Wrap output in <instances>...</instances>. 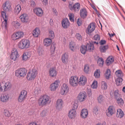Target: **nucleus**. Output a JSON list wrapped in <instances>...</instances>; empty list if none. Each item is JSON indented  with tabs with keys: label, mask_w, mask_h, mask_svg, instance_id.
I'll return each mask as SVG.
<instances>
[{
	"label": "nucleus",
	"mask_w": 125,
	"mask_h": 125,
	"mask_svg": "<svg viewBox=\"0 0 125 125\" xmlns=\"http://www.w3.org/2000/svg\"><path fill=\"white\" fill-rule=\"evenodd\" d=\"M51 101L50 97L46 95L41 96L38 100V103L40 106H43L49 104Z\"/></svg>",
	"instance_id": "1"
},
{
	"label": "nucleus",
	"mask_w": 125,
	"mask_h": 125,
	"mask_svg": "<svg viewBox=\"0 0 125 125\" xmlns=\"http://www.w3.org/2000/svg\"><path fill=\"white\" fill-rule=\"evenodd\" d=\"M11 87V84L10 82L5 81L0 83V91L6 92L10 90Z\"/></svg>",
	"instance_id": "2"
},
{
	"label": "nucleus",
	"mask_w": 125,
	"mask_h": 125,
	"mask_svg": "<svg viewBox=\"0 0 125 125\" xmlns=\"http://www.w3.org/2000/svg\"><path fill=\"white\" fill-rule=\"evenodd\" d=\"M38 73L36 68H33L31 71L27 73L26 78L28 80L31 81L34 80Z\"/></svg>",
	"instance_id": "3"
},
{
	"label": "nucleus",
	"mask_w": 125,
	"mask_h": 125,
	"mask_svg": "<svg viewBox=\"0 0 125 125\" xmlns=\"http://www.w3.org/2000/svg\"><path fill=\"white\" fill-rule=\"evenodd\" d=\"M30 45V41L27 39H23L18 44V46L21 49L27 48Z\"/></svg>",
	"instance_id": "4"
},
{
	"label": "nucleus",
	"mask_w": 125,
	"mask_h": 125,
	"mask_svg": "<svg viewBox=\"0 0 125 125\" xmlns=\"http://www.w3.org/2000/svg\"><path fill=\"white\" fill-rule=\"evenodd\" d=\"M78 81L79 78L75 75L71 76L69 78V83L73 87H75L78 86Z\"/></svg>",
	"instance_id": "5"
},
{
	"label": "nucleus",
	"mask_w": 125,
	"mask_h": 125,
	"mask_svg": "<svg viewBox=\"0 0 125 125\" xmlns=\"http://www.w3.org/2000/svg\"><path fill=\"white\" fill-rule=\"evenodd\" d=\"M69 91V87L66 83H64L62 85L60 89V94L62 95L66 94Z\"/></svg>",
	"instance_id": "6"
},
{
	"label": "nucleus",
	"mask_w": 125,
	"mask_h": 125,
	"mask_svg": "<svg viewBox=\"0 0 125 125\" xmlns=\"http://www.w3.org/2000/svg\"><path fill=\"white\" fill-rule=\"evenodd\" d=\"M27 73L26 70L24 68H21L16 70L15 71V75L18 77H24Z\"/></svg>",
	"instance_id": "7"
},
{
	"label": "nucleus",
	"mask_w": 125,
	"mask_h": 125,
	"mask_svg": "<svg viewBox=\"0 0 125 125\" xmlns=\"http://www.w3.org/2000/svg\"><path fill=\"white\" fill-rule=\"evenodd\" d=\"M27 92L23 90L21 91L18 97V100L19 102H21L25 100L27 97Z\"/></svg>",
	"instance_id": "8"
},
{
	"label": "nucleus",
	"mask_w": 125,
	"mask_h": 125,
	"mask_svg": "<svg viewBox=\"0 0 125 125\" xmlns=\"http://www.w3.org/2000/svg\"><path fill=\"white\" fill-rule=\"evenodd\" d=\"M1 14L2 17L4 20L2 22V26L3 28L6 29L7 28V26L8 17L6 15V13L3 11L1 12Z\"/></svg>",
	"instance_id": "9"
},
{
	"label": "nucleus",
	"mask_w": 125,
	"mask_h": 125,
	"mask_svg": "<svg viewBox=\"0 0 125 125\" xmlns=\"http://www.w3.org/2000/svg\"><path fill=\"white\" fill-rule=\"evenodd\" d=\"M11 4L9 1H6L3 4V9L4 11H9L11 10Z\"/></svg>",
	"instance_id": "10"
},
{
	"label": "nucleus",
	"mask_w": 125,
	"mask_h": 125,
	"mask_svg": "<svg viewBox=\"0 0 125 125\" xmlns=\"http://www.w3.org/2000/svg\"><path fill=\"white\" fill-rule=\"evenodd\" d=\"M60 83V81L59 80H55L51 84L50 87V90L52 91H55L58 87Z\"/></svg>",
	"instance_id": "11"
},
{
	"label": "nucleus",
	"mask_w": 125,
	"mask_h": 125,
	"mask_svg": "<svg viewBox=\"0 0 125 125\" xmlns=\"http://www.w3.org/2000/svg\"><path fill=\"white\" fill-rule=\"evenodd\" d=\"M24 35V33L22 31H19L13 33L11 36L12 39L15 40L22 37Z\"/></svg>",
	"instance_id": "12"
},
{
	"label": "nucleus",
	"mask_w": 125,
	"mask_h": 125,
	"mask_svg": "<svg viewBox=\"0 0 125 125\" xmlns=\"http://www.w3.org/2000/svg\"><path fill=\"white\" fill-rule=\"evenodd\" d=\"M9 95L7 93L2 94L0 96V101L4 103L7 102L9 100Z\"/></svg>",
	"instance_id": "13"
},
{
	"label": "nucleus",
	"mask_w": 125,
	"mask_h": 125,
	"mask_svg": "<svg viewBox=\"0 0 125 125\" xmlns=\"http://www.w3.org/2000/svg\"><path fill=\"white\" fill-rule=\"evenodd\" d=\"M18 57L19 54L17 50L16 49H13L11 51L10 58L14 61H15Z\"/></svg>",
	"instance_id": "14"
},
{
	"label": "nucleus",
	"mask_w": 125,
	"mask_h": 125,
	"mask_svg": "<svg viewBox=\"0 0 125 125\" xmlns=\"http://www.w3.org/2000/svg\"><path fill=\"white\" fill-rule=\"evenodd\" d=\"M74 108H72L69 113L68 116L71 119H74L76 116V110L77 106H74Z\"/></svg>",
	"instance_id": "15"
},
{
	"label": "nucleus",
	"mask_w": 125,
	"mask_h": 125,
	"mask_svg": "<svg viewBox=\"0 0 125 125\" xmlns=\"http://www.w3.org/2000/svg\"><path fill=\"white\" fill-rule=\"evenodd\" d=\"M87 96L84 92H80L77 97L78 99L80 102L84 101L86 98Z\"/></svg>",
	"instance_id": "16"
},
{
	"label": "nucleus",
	"mask_w": 125,
	"mask_h": 125,
	"mask_svg": "<svg viewBox=\"0 0 125 125\" xmlns=\"http://www.w3.org/2000/svg\"><path fill=\"white\" fill-rule=\"evenodd\" d=\"M115 108L113 106H109L106 111V115L108 116H111L114 113Z\"/></svg>",
	"instance_id": "17"
},
{
	"label": "nucleus",
	"mask_w": 125,
	"mask_h": 125,
	"mask_svg": "<svg viewBox=\"0 0 125 125\" xmlns=\"http://www.w3.org/2000/svg\"><path fill=\"white\" fill-rule=\"evenodd\" d=\"M87 79L86 77L83 75H81L79 78L78 83L81 85H84L86 83Z\"/></svg>",
	"instance_id": "18"
},
{
	"label": "nucleus",
	"mask_w": 125,
	"mask_h": 125,
	"mask_svg": "<svg viewBox=\"0 0 125 125\" xmlns=\"http://www.w3.org/2000/svg\"><path fill=\"white\" fill-rule=\"evenodd\" d=\"M49 76L52 78L55 77L57 73V72L54 68H50L49 71Z\"/></svg>",
	"instance_id": "19"
},
{
	"label": "nucleus",
	"mask_w": 125,
	"mask_h": 125,
	"mask_svg": "<svg viewBox=\"0 0 125 125\" xmlns=\"http://www.w3.org/2000/svg\"><path fill=\"white\" fill-rule=\"evenodd\" d=\"M34 12L39 17H41L43 15V12L42 10L39 8H35L34 10Z\"/></svg>",
	"instance_id": "20"
},
{
	"label": "nucleus",
	"mask_w": 125,
	"mask_h": 125,
	"mask_svg": "<svg viewBox=\"0 0 125 125\" xmlns=\"http://www.w3.org/2000/svg\"><path fill=\"white\" fill-rule=\"evenodd\" d=\"M21 21L23 22H27L29 21V18L28 15L25 13H24L20 17Z\"/></svg>",
	"instance_id": "21"
},
{
	"label": "nucleus",
	"mask_w": 125,
	"mask_h": 125,
	"mask_svg": "<svg viewBox=\"0 0 125 125\" xmlns=\"http://www.w3.org/2000/svg\"><path fill=\"white\" fill-rule=\"evenodd\" d=\"M70 24V23L67 18H64L62 21V27L64 28H67L69 27Z\"/></svg>",
	"instance_id": "22"
},
{
	"label": "nucleus",
	"mask_w": 125,
	"mask_h": 125,
	"mask_svg": "<svg viewBox=\"0 0 125 125\" xmlns=\"http://www.w3.org/2000/svg\"><path fill=\"white\" fill-rule=\"evenodd\" d=\"M95 26L93 23H90L87 27V33L89 34L93 32L95 30Z\"/></svg>",
	"instance_id": "23"
},
{
	"label": "nucleus",
	"mask_w": 125,
	"mask_h": 125,
	"mask_svg": "<svg viewBox=\"0 0 125 125\" xmlns=\"http://www.w3.org/2000/svg\"><path fill=\"white\" fill-rule=\"evenodd\" d=\"M63 102L61 99H58L56 103V107L59 110L62 109L63 107Z\"/></svg>",
	"instance_id": "24"
},
{
	"label": "nucleus",
	"mask_w": 125,
	"mask_h": 125,
	"mask_svg": "<svg viewBox=\"0 0 125 125\" xmlns=\"http://www.w3.org/2000/svg\"><path fill=\"white\" fill-rule=\"evenodd\" d=\"M31 56V53L30 52L24 53L22 56V60L24 61H26Z\"/></svg>",
	"instance_id": "25"
},
{
	"label": "nucleus",
	"mask_w": 125,
	"mask_h": 125,
	"mask_svg": "<svg viewBox=\"0 0 125 125\" xmlns=\"http://www.w3.org/2000/svg\"><path fill=\"white\" fill-rule=\"evenodd\" d=\"M52 42V41L51 39L46 38L44 39L43 41V44L44 46L46 47L50 45Z\"/></svg>",
	"instance_id": "26"
},
{
	"label": "nucleus",
	"mask_w": 125,
	"mask_h": 125,
	"mask_svg": "<svg viewBox=\"0 0 125 125\" xmlns=\"http://www.w3.org/2000/svg\"><path fill=\"white\" fill-rule=\"evenodd\" d=\"M88 115V110L85 109H83L81 111V115L82 118H86Z\"/></svg>",
	"instance_id": "27"
},
{
	"label": "nucleus",
	"mask_w": 125,
	"mask_h": 125,
	"mask_svg": "<svg viewBox=\"0 0 125 125\" xmlns=\"http://www.w3.org/2000/svg\"><path fill=\"white\" fill-rule=\"evenodd\" d=\"M68 56L67 54L65 53L62 56V60L63 63L67 64L68 61Z\"/></svg>",
	"instance_id": "28"
},
{
	"label": "nucleus",
	"mask_w": 125,
	"mask_h": 125,
	"mask_svg": "<svg viewBox=\"0 0 125 125\" xmlns=\"http://www.w3.org/2000/svg\"><path fill=\"white\" fill-rule=\"evenodd\" d=\"M87 11L85 9H83L80 10V15L82 18H85L87 15Z\"/></svg>",
	"instance_id": "29"
},
{
	"label": "nucleus",
	"mask_w": 125,
	"mask_h": 125,
	"mask_svg": "<svg viewBox=\"0 0 125 125\" xmlns=\"http://www.w3.org/2000/svg\"><path fill=\"white\" fill-rule=\"evenodd\" d=\"M124 115V114L123 111L121 109H117L116 115V117L119 118L122 117Z\"/></svg>",
	"instance_id": "30"
},
{
	"label": "nucleus",
	"mask_w": 125,
	"mask_h": 125,
	"mask_svg": "<svg viewBox=\"0 0 125 125\" xmlns=\"http://www.w3.org/2000/svg\"><path fill=\"white\" fill-rule=\"evenodd\" d=\"M94 44L92 42V43H88L86 46L87 47V50L89 51H92L94 49Z\"/></svg>",
	"instance_id": "31"
},
{
	"label": "nucleus",
	"mask_w": 125,
	"mask_h": 125,
	"mask_svg": "<svg viewBox=\"0 0 125 125\" xmlns=\"http://www.w3.org/2000/svg\"><path fill=\"white\" fill-rule=\"evenodd\" d=\"M114 61V57L112 56H109L107 59L106 61V63L107 65H109L112 63Z\"/></svg>",
	"instance_id": "32"
},
{
	"label": "nucleus",
	"mask_w": 125,
	"mask_h": 125,
	"mask_svg": "<svg viewBox=\"0 0 125 125\" xmlns=\"http://www.w3.org/2000/svg\"><path fill=\"white\" fill-rule=\"evenodd\" d=\"M40 31L39 28H37L33 31L32 33L33 36L35 37H37L39 35Z\"/></svg>",
	"instance_id": "33"
},
{
	"label": "nucleus",
	"mask_w": 125,
	"mask_h": 125,
	"mask_svg": "<svg viewBox=\"0 0 125 125\" xmlns=\"http://www.w3.org/2000/svg\"><path fill=\"white\" fill-rule=\"evenodd\" d=\"M80 4L78 3H77L74 5L73 7L72 8V10L76 11H78L80 9Z\"/></svg>",
	"instance_id": "34"
},
{
	"label": "nucleus",
	"mask_w": 125,
	"mask_h": 125,
	"mask_svg": "<svg viewBox=\"0 0 125 125\" xmlns=\"http://www.w3.org/2000/svg\"><path fill=\"white\" fill-rule=\"evenodd\" d=\"M116 76L118 77H122L123 76L122 71L120 70L116 71L115 72Z\"/></svg>",
	"instance_id": "35"
},
{
	"label": "nucleus",
	"mask_w": 125,
	"mask_h": 125,
	"mask_svg": "<svg viewBox=\"0 0 125 125\" xmlns=\"http://www.w3.org/2000/svg\"><path fill=\"white\" fill-rule=\"evenodd\" d=\"M12 26L16 29H18L20 27L21 24L17 21H14L12 23Z\"/></svg>",
	"instance_id": "36"
},
{
	"label": "nucleus",
	"mask_w": 125,
	"mask_h": 125,
	"mask_svg": "<svg viewBox=\"0 0 125 125\" xmlns=\"http://www.w3.org/2000/svg\"><path fill=\"white\" fill-rule=\"evenodd\" d=\"M93 39L96 41L93 42V43H96V45L98 44V42L100 40V36L98 34H96L95 35L93 38Z\"/></svg>",
	"instance_id": "37"
},
{
	"label": "nucleus",
	"mask_w": 125,
	"mask_h": 125,
	"mask_svg": "<svg viewBox=\"0 0 125 125\" xmlns=\"http://www.w3.org/2000/svg\"><path fill=\"white\" fill-rule=\"evenodd\" d=\"M75 44L74 43L70 42L69 43V46L70 49L72 51H74L75 50Z\"/></svg>",
	"instance_id": "38"
},
{
	"label": "nucleus",
	"mask_w": 125,
	"mask_h": 125,
	"mask_svg": "<svg viewBox=\"0 0 125 125\" xmlns=\"http://www.w3.org/2000/svg\"><path fill=\"white\" fill-rule=\"evenodd\" d=\"M21 9V7L20 4H18L15 7L14 11L17 14L18 13Z\"/></svg>",
	"instance_id": "39"
},
{
	"label": "nucleus",
	"mask_w": 125,
	"mask_h": 125,
	"mask_svg": "<svg viewBox=\"0 0 125 125\" xmlns=\"http://www.w3.org/2000/svg\"><path fill=\"white\" fill-rule=\"evenodd\" d=\"M87 50V47L84 45H82L80 48V51L82 53L85 54Z\"/></svg>",
	"instance_id": "40"
},
{
	"label": "nucleus",
	"mask_w": 125,
	"mask_h": 125,
	"mask_svg": "<svg viewBox=\"0 0 125 125\" xmlns=\"http://www.w3.org/2000/svg\"><path fill=\"white\" fill-rule=\"evenodd\" d=\"M107 85L106 83L104 81H102L101 83V88L103 90H105L107 89Z\"/></svg>",
	"instance_id": "41"
},
{
	"label": "nucleus",
	"mask_w": 125,
	"mask_h": 125,
	"mask_svg": "<svg viewBox=\"0 0 125 125\" xmlns=\"http://www.w3.org/2000/svg\"><path fill=\"white\" fill-rule=\"evenodd\" d=\"M108 48V45H105L102 46H101L100 47V51L101 52H106L107 49Z\"/></svg>",
	"instance_id": "42"
},
{
	"label": "nucleus",
	"mask_w": 125,
	"mask_h": 125,
	"mask_svg": "<svg viewBox=\"0 0 125 125\" xmlns=\"http://www.w3.org/2000/svg\"><path fill=\"white\" fill-rule=\"evenodd\" d=\"M3 114L5 116L7 117H10L11 115L10 113L7 109H5L4 110Z\"/></svg>",
	"instance_id": "43"
},
{
	"label": "nucleus",
	"mask_w": 125,
	"mask_h": 125,
	"mask_svg": "<svg viewBox=\"0 0 125 125\" xmlns=\"http://www.w3.org/2000/svg\"><path fill=\"white\" fill-rule=\"evenodd\" d=\"M123 79L122 77L118 78L116 80V84L117 86H119L122 84Z\"/></svg>",
	"instance_id": "44"
},
{
	"label": "nucleus",
	"mask_w": 125,
	"mask_h": 125,
	"mask_svg": "<svg viewBox=\"0 0 125 125\" xmlns=\"http://www.w3.org/2000/svg\"><path fill=\"white\" fill-rule=\"evenodd\" d=\"M104 62L103 59L102 58H100L98 60L97 63L99 66H102L103 65Z\"/></svg>",
	"instance_id": "45"
},
{
	"label": "nucleus",
	"mask_w": 125,
	"mask_h": 125,
	"mask_svg": "<svg viewBox=\"0 0 125 125\" xmlns=\"http://www.w3.org/2000/svg\"><path fill=\"white\" fill-rule=\"evenodd\" d=\"M47 115V111L46 109L42 110L40 114L41 116L42 117L46 116Z\"/></svg>",
	"instance_id": "46"
},
{
	"label": "nucleus",
	"mask_w": 125,
	"mask_h": 125,
	"mask_svg": "<svg viewBox=\"0 0 125 125\" xmlns=\"http://www.w3.org/2000/svg\"><path fill=\"white\" fill-rule=\"evenodd\" d=\"M48 37L49 38L51 39L54 38V33L51 30L49 31L48 34Z\"/></svg>",
	"instance_id": "47"
},
{
	"label": "nucleus",
	"mask_w": 125,
	"mask_h": 125,
	"mask_svg": "<svg viewBox=\"0 0 125 125\" xmlns=\"http://www.w3.org/2000/svg\"><path fill=\"white\" fill-rule=\"evenodd\" d=\"M97 99L99 103H102L104 100V98L102 95L100 94L97 97Z\"/></svg>",
	"instance_id": "48"
},
{
	"label": "nucleus",
	"mask_w": 125,
	"mask_h": 125,
	"mask_svg": "<svg viewBox=\"0 0 125 125\" xmlns=\"http://www.w3.org/2000/svg\"><path fill=\"white\" fill-rule=\"evenodd\" d=\"M97 82L96 81H94L91 85V87L93 89H96L97 87Z\"/></svg>",
	"instance_id": "49"
},
{
	"label": "nucleus",
	"mask_w": 125,
	"mask_h": 125,
	"mask_svg": "<svg viewBox=\"0 0 125 125\" xmlns=\"http://www.w3.org/2000/svg\"><path fill=\"white\" fill-rule=\"evenodd\" d=\"M110 74L111 71L109 69H107L105 74L106 79H108L109 78Z\"/></svg>",
	"instance_id": "50"
},
{
	"label": "nucleus",
	"mask_w": 125,
	"mask_h": 125,
	"mask_svg": "<svg viewBox=\"0 0 125 125\" xmlns=\"http://www.w3.org/2000/svg\"><path fill=\"white\" fill-rule=\"evenodd\" d=\"M94 75L97 78H99L100 76V71L99 70H97L94 74Z\"/></svg>",
	"instance_id": "51"
},
{
	"label": "nucleus",
	"mask_w": 125,
	"mask_h": 125,
	"mask_svg": "<svg viewBox=\"0 0 125 125\" xmlns=\"http://www.w3.org/2000/svg\"><path fill=\"white\" fill-rule=\"evenodd\" d=\"M117 102L120 106L123 105L124 104L123 101L121 98H118L117 101Z\"/></svg>",
	"instance_id": "52"
},
{
	"label": "nucleus",
	"mask_w": 125,
	"mask_h": 125,
	"mask_svg": "<svg viewBox=\"0 0 125 125\" xmlns=\"http://www.w3.org/2000/svg\"><path fill=\"white\" fill-rule=\"evenodd\" d=\"M70 20L71 22L74 21V14L73 13H70L68 14Z\"/></svg>",
	"instance_id": "53"
},
{
	"label": "nucleus",
	"mask_w": 125,
	"mask_h": 125,
	"mask_svg": "<svg viewBox=\"0 0 125 125\" xmlns=\"http://www.w3.org/2000/svg\"><path fill=\"white\" fill-rule=\"evenodd\" d=\"M84 70L85 73H88L89 71V66L87 65H85Z\"/></svg>",
	"instance_id": "54"
},
{
	"label": "nucleus",
	"mask_w": 125,
	"mask_h": 125,
	"mask_svg": "<svg viewBox=\"0 0 125 125\" xmlns=\"http://www.w3.org/2000/svg\"><path fill=\"white\" fill-rule=\"evenodd\" d=\"M77 39L79 41H81L82 40V37L81 34L79 33H76L75 35Z\"/></svg>",
	"instance_id": "55"
},
{
	"label": "nucleus",
	"mask_w": 125,
	"mask_h": 125,
	"mask_svg": "<svg viewBox=\"0 0 125 125\" xmlns=\"http://www.w3.org/2000/svg\"><path fill=\"white\" fill-rule=\"evenodd\" d=\"M55 45L54 44H52L51 46L50 50L52 52H53L55 51Z\"/></svg>",
	"instance_id": "56"
},
{
	"label": "nucleus",
	"mask_w": 125,
	"mask_h": 125,
	"mask_svg": "<svg viewBox=\"0 0 125 125\" xmlns=\"http://www.w3.org/2000/svg\"><path fill=\"white\" fill-rule=\"evenodd\" d=\"M93 111L94 113L96 115H97L98 113V110L97 108L96 107L94 108Z\"/></svg>",
	"instance_id": "57"
},
{
	"label": "nucleus",
	"mask_w": 125,
	"mask_h": 125,
	"mask_svg": "<svg viewBox=\"0 0 125 125\" xmlns=\"http://www.w3.org/2000/svg\"><path fill=\"white\" fill-rule=\"evenodd\" d=\"M114 95L115 98L117 99L119 96V94L118 93V91H116L114 93Z\"/></svg>",
	"instance_id": "58"
},
{
	"label": "nucleus",
	"mask_w": 125,
	"mask_h": 125,
	"mask_svg": "<svg viewBox=\"0 0 125 125\" xmlns=\"http://www.w3.org/2000/svg\"><path fill=\"white\" fill-rule=\"evenodd\" d=\"M82 21L81 20L78 19H77V24L79 26H80L82 24Z\"/></svg>",
	"instance_id": "59"
},
{
	"label": "nucleus",
	"mask_w": 125,
	"mask_h": 125,
	"mask_svg": "<svg viewBox=\"0 0 125 125\" xmlns=\"http://www.w3.org/2000/svg\"><path fill=\"white\" fill-rule=\"evenodd\" d=\"M87 92L88 94L89 95V96H90L92 94L91 90V89H87Z\"/></svg>",
	"instance_id": "60"
},
{
	"label": "nucleus",
	"mask_w": 125,
	"mask_h": 125,
	"mask_svg": "<svg viewBox=\"0 0 125 125\" xmlns=\"http://www.w3.org/2000/svg\"><path fill=\"white\" fill-rule=\"evenodd\" d=\"M30 4L31 6L33 7H34L35 6V4L34 2L32 0L30 1Z\"/></svg>",
	"instance_id": "61"
},
{
	"label": "nucleus",
	"mask_w": 125,
	"mask_h": 125,
	"mask_svg": "<svg viewBox=\"0 0 125 125\" xmlns=\"http://www.w3.org/2000/svg\"><path fill=\"white\" fill-rule=\"evenodd\" d=\"M106 41L104 40H101L99 42V43L101 45H103L106 43Z\"/></svg>",
	"instance_id": "62"
},
{
	"label": "nucleus",
	"mask_w": 125,
	"mask_h": 125,
	"mask_svg": "<svg viewBox=\"0 0 125 125\" xmlns=\"http://www.w3.org/2000/svg\"><path fill=\"white\" fill-rule=\"evenodd\" d=\"M38 52L40 56H42L43 55L42 51L41 50L38 49Z\"/></svg>",
	"instance_id": "63"
},
{
	"label": "nucleus",
	"mask_w": 125,
	"mask_h": 125,
	"mask_svg": "<svg viewBox=\"0 0 125 125\" xmlns=\"http://www.w3.org/2000/svg\"><path fill=\"white\" fill-rule=\"evenodd\" d=\"M28 125H38L35 122H32L29 123Z\"/></svg>",
	"instance_id": "64"
}]
</instances>
